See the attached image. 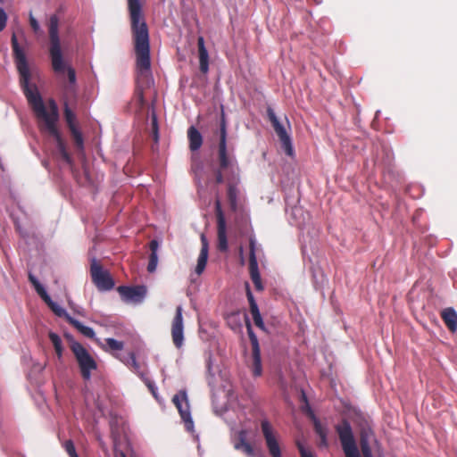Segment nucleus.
Returning <instances> with one entry per match:
<instances>
[{
    "label": "nucleus",
    "mask_w": 457,
    "mask_h": 457,
    "mask_svg": "<svg viewBox=\"0 0 457 457\" xmlns=\"http://www.w3.org/2000/svg\"><path fill=\"white\" fill-rule=\"evenodd\" d=\"M147 386L152 390L153 394L155 395L154 389L153 386L151 385V383H147Z\"/></svg>",
    "instance_id": "obj_44"
},
{
    "label": "nucleus",
    "mask_w": 457,
    "mask_h": 457,
    "mask_svg": "<svg viewBox=\"0 0 457 457\" xmlns=\"http://www.w3.org/2000/svg\"><path fill=\"white\" fill-rule=\"evenodd\" d=\"M45 303L49 306V308L53 311V312L58 317H63L65 320L71 323V319H73L64 308L59 305L57 303L54 302L49 295H46L45 297L42 298Z\"/></svg>",
    "instance_id": "obj_17"
},
{
    "label": "nucleus",
    "mask_w": 457,
    "mask_h": 457,
    "mask_svg": "<svg viewBox=\"0 0 457 457\" xmlns=\"http://www.w3.org/2000/svg\"><path fill=\"white\" fill-rule=\"evenodd\" d=\"M71 350L74 354L80 374L84 380H90L92 371L97 369V363L90 353L79 342L71 343Z\"/></svg>",
    "instance_id": "obj_5"
},
{
    "label": "nucleus",
    "mask_w": 457,
    "mask_h": 457,
    "mask_svg": "<svg viewBox=\"0 0 457 457\" xmlns=\"http://www.w3.org/2000/svg\"><path fill=\"white\" fill-rule=\"evenodd\" d=\"M91 277L94 284L100 291H109L114 287V281L110 273L104 270L96 260L91 263Z\"/></svg>",
    "instance_id": "obj_7"
},
{
    "label": "nucleus",
    "mask_w": 457,
    "mask_h": 457,
    "mask_svg": "<svg viewBox=\"0 0 457 457\" xmlns=\"http://www.w3.org/2000/svg\"><path fill=\"white\" fill-rule=\"evenodd\" d=\"M197 44H198L200 71L203 73H206L209 70V54H208V51L204 46V40L203 37H198Z\"/></svg>",
    "instance_id": "obj_16"
},
{
    "label": "nucleus",
    "mask_w": 457,
    "mask_h": 457,
    "mask_svg": "<svg viewBox=\"0 0 457 457\" xmlns=\"http://www.w3.org/2000/svg\"><path fill=\"white\" fill-rule=\"evenodd\" d=\"M128 5L136 54L137 87L133 103L136 111L140 112L145 104V90L151 88L154 83L151 70L149 33L140 1L128 0Z\"/></svg>",
    "instance_id": "obj_2"
},
{
    "label": "nucleus",
    "mask_w": 457,
    "mask_h": 457,
    "mask_svg": "<svg viewBox=\"0 0 457 457\" xmlns=\"http://www.w3.org/2000/svg\"><path fill=\"white\" fill-rule=\"evenodd\" d=\"M29 23H30V26L33 29V31L36 33V34H43V30L41 29L40 28V25L38 23V21H37V19L32 15V13L29 14Z\"/></svg>",
    "instance_id": "obj_32"
},
{
    "label": "nucleus",
    "mask_w": 457,
    "mask_h": 457,
    "mask_svg": "<svg viewBox=\"0 0 457 457\" xmlns=\"http://www.w3.org/2000/svg\"><path fill=\"white\" fill-rule=\"evenodd\" d=\"M129 367L133 369V371L143 378V373L140 370V366L136 360L135 354L133 353H129L126 359L121 360Z\"/></svg>",
    "instance_id": "obj_25"
},
{
    "label": "nucleus",
    "mask_w": 457,
    "mask_h": 457,
    "mask_svg": "<svg viewBox=\"0 0 457 457\" xmlns=\"http://www.w3.org/2000/svg\"><path fill=\"white\" fill-rule=\"evenodd\" d=\"M63 447L70 457H79L77 454L74 444L71 440H67L63 444Z\"/></svg>",
    "instance_id": "obj_31"
},
{
    "label": "nucleus",
    "mask_w": 457,
    "mask_h": 457,
    "mask_svg": "<svg viewBox=\"0 0 457 457\" xmlns=\"http://www.w3.org/2000/svg\"><path fill=\"white\" fill-rule=\"evenodd\" d=\"M67 70V72H68V79H69V81L71 85H74L76 83V73H75V71L74 69H72L71 67H65L63 71ZM63 71H62L61 73H62Z\"/></svg>",
    "instance_id": "obj_34"
},
{
    "label": "nucleus",
    "mask_w": 457,
    "mask_h": 457,
    "mask_svg": "<svg viewBox=\"0 0 457 457\" xmlns=\"http://www.w3.org/2000/svg\"><path fill=\"white\" fill-rule=\"evenodd\" d=\"M251 313H252L254 324L258 328H260L261 329H264V323H263V320H262V318L261 316V313H260V311H259V308H258L257 304H253V312H251Z\"/></svg>",
    "instance_id": "obj_27"
},
{
    "label": "nucleus",
    "mask_w": 457,
    "mask_h": 457,
    "mask_svg": "<svg viewBox=\"0 0 457 457\" xmlns=\"http://www.w3.org/2000/svg\"><path fill=\"white\" fill-rule=\"evenodd\" d=\"M120 456L121 457H126L125 454L123 453H120Z\"/></svg>",
    "instance_id": "obj_47"
},
{
    "label": "nucleus",
    "mask_w": 457,
    "mask_h": 457,
    "mask_svg": "<svg viewBox=\"0 0 457 457\" xmlns=\"http://www.w3.org/2000/svg\"><path fill=\"white\" fill-rule=\"evenodd\" d=\"M246 326L248 336L251 340L253 348L251 370L254 377H260L262 374V366L258 338L256 335L253 333L249 320L246 321Z\"/></svg>",
    "instance_id": "obj_9"
},
{
    "label": "nucleus",
    "mask_w": 457,
    "mask_h": 457,
    "mask_svg": "<svg viewBox=\"0 0 457 457\" xmlns=\"http://www.w3.org/2000/svg\"><path fill=\"white\" fill-rule=\"evenodd\" d=\"M442 318L447 328L454 332L457 329V312L453 308H446L442 312Z\"/></svg>",
    "instance_id": "obj_18"
},
{
    "label": "nucleus",
    "mask_w": 457,
    "mask_h": 457,
    "mask_svg": "<svg viewBox=\"0 0 457 457\" xmlns=\"http://www.w3.org/2000/svg\"><path fill=\"white\" fill-rule=\"evenodd\" d=\"M46 365L41 364L37 361H33V366L31 368V371L35 373H41L45 370Z\"/></svg>",
    "instance_id": "obj_37"
},
{
    "label": "nucleus",
    "mask_w": 457,
    "mask_h": 457,
    "mask_svg": "<svg viewBox=\"0 0 457 457\" xmlns=\"http://www.w3.org/2000/svg\"><path fill=\"white\" fill-rule=\"evenodd\" d=\"M247 297L250 303V311L253 312V304H257L256 302L253 299V294L250 292V290L247 291Z\"/></svg>",
    "instance_id": "obj_41"
},
{
    "label": "nucleus",
    "mask_w": 457,
    "mask_h": 457,
    "mask_svg": "<svg viewBox=\"0 0 457 457\" xmlns=\"http://www.w3.org/2000/svg\"><path fill=\"white\" fill-rule=\"evenodd\" d=\"M215 212L217 217V225L226 224V220L221 209V204L219 198L215 201Z\"/></svg>",
    "instance_id": "obj_29"
},
{
    "label": "nucleus",
    "mask_w": 457,
    "mask_h": 457,
    "mask_svg": "<svg viewBox=\"0 0 457 457\" xmlns=\"http://www.w3.org/2000/svg\"><path fill=\"white\" fill-rule=\"evenodd\" d=\"M64 118L67 122V125L70 129L71 136L73 137L74 143L76 146L82 150L84 147V140L80 130L79 129L76 124V115L71 110L68 104L65 102L64 104Z\"/></svg>",
    "instance_id": "obj_12"
},
{
    "label": "nucleus",
    "mask_w": 457,
    "mask_h": 457,
    "mask_svg": "<svg viewBox=\"0 0 457 457\" xmlns=\"http://www.w3.org/2000/svg\"><path fill=\"white\" fill-rule=\"evenodd\" d=\"M293 212H294L295 214H299V213H301V212H302V209H301V208H298V207H295V208H294V209H293Z\"/></svg>",
    "instance_id": "obj_43"
},
{
    "label": "nucleus",
    "mask_w": 457,
    "mask_h": 457,
    "mask_svg": "<svg viewBox=\"0 0 457 457\" xmlns=\"http://www.w3.org/2000/svg\"><path fill=\"white\" fill-rule=\"evenodd\" d=\"M6 14L3 8L0 7V31H2L6 25Z\"/></svg>",
    "instance_id": "obj_38"
},
{
    "label": "nucleus",
    "mask_w": 457,
    "mask_h": 457,
    "mask_svg": "<svg viewBox=\"0 0 457 457\" xmlns=\"http://www.w3.org/2000/svg\"><path fill=\"white\" fill-rule=\"evenodd\" d=\"M59 19L56 15H52L49 19L48 31L50 37V57L53 69L55 72H62L65 68V62L61 50V42L58 34Z\"/></svg>",
    "instance_id": "obj_4"
},
{
    "label": "nucleus",
    "mask_w": 457,
    "mask_h": 457,
    "mask_svg": "<svg viewBox=\"0 0 457 457\" xmlns=\"http://www.w3.org/2000/svg\"><path fill=\"white\" fill-rule=\"evenodd\" d=\"M189 139V146L192 151L198 150L203 144V137L201 133L195 128L190 127L187 131Z\"/></svg>",
    "instance_id": "obj_20"
},
{
    "label": "nucleus",
    "mask_w": 457,
    "mask_h": 457,
    "mask_svg": "<svg viewBox=\"0 0 457 457\" xmlns=\"http://www.w3.org/2000/svg\"><path fill=\"white\" fill-rule=\"evenodd\" d=\"M122 300L129 303H141L146 295V287L145 286L118 287Z\"/></svg>",
    "instance_id": "obj_10"
},
{
    "label": "nucleus",
    "mask_w": 457,
    "mask_h": 457,
    "mask_svg": "<svg viewBox=\"0 0 457 457\" xmlns=\"http://www.w3.org/2000/svg\"><path fill=\"white\" fill-rule=\"evenodd\" d=\"M246 437L247 432L244 429L239 430L237 433V438L234 441V448L236 450H240V448L247 443Z\"/></svg>",
    "instance_id": "obj_28"
},
{
    "label": "nucleus",
    "mask_w": 457,
    "mask_h": 457,
    "mask_svg": "<svg viewBox=\"0 0 457 457\" xmlns=\"http://www.w3.org/2000/svg\"><path fill=\"white\" fill-rule=\"evenodd\" d=\"M116 358H118V359H120V360L121 361V360H123V359H126V358H127V356H126V357H123V358H120V356L116 355Z\"/></svg>",
    "instance_id": "obj_45"
},
{
    "label": "nucleus",
    "mask_w": 457,
    "mask_h": 457,
    "mask_svg": "<svg viewBox=\"0 0 457 457\" xmlns=\"http://www.w3.org/2000/svg\"><path fill=\"white\" fill-rule=\"evenodd\" d=\"M249 270L252 281L255 288L259 291L263 289L261 275L258 269L257 258L255 255V240L250 239V258H249Z\"/></svg>",
    "instance_id": "obj_14"
},
{
    "label": "nucleus",
    "mask_w": 457,
    "mask_h": 457,
    "mask_svg": "<svg viewBox=\"0 0 457 457\" xmlns=\"http://www.w3.org/2000/svg\"><path fill=\"white\" fill-rule=\"evenodd\" d=\"M158 248H159V243L156 240H152L150 242L151 253H157Z\"/></svg>",
    "instance_id": "obj_40"
},
{
    "label": "nucleus",
    "mask_w": 457,
    "mask_h": 457,
    "mask_svg": "<svg viewBox=\"0 0 457 457\" xmlns=\"http://www.w3.org/2000/svg\"><path fill=\"white\" fill-rule=\"evenodd\" d=\"M261 427L270 454L272 457H281V451L270 423L267 420H263Z\"/></svg>",
    "instance_id": "obj_13"
},
{
    "label": "nucleus",
    "mask_w": 457,
    "mask_h": 457,
    "mask_svg": "<svg viewBox=\"0 0 457 457\" xmlns=\"http://www.w3.org/2000/svg\"><path fill=\"white\" fill-rule=\"evenodd\" d=\"M102 348L105 351H112V352H117L121 351L124 347V344L121 341L116 340L114 338H106L105 339V345L98 342Z\"/></svg>",
    "instance_id": "obj_24"
},
{
    "label": "nucleus",
    "mask_w": 457,
    "mask_h": 457,
    "mask_svg": "<svg viewBox=\"0 0 457 457\" xmlns=\"http://www.w3.org/2000/svg\"><path fill=\"white\" fill-rule=\"evenodd\" d=\"M116 358H118V359H120V360L121 361V360H123V359H126V358H127V356H126V357H123V358H120V356L116 355Z\"/></svg>",
    "instance_id": "obj_46"
},
{
    "label": "nucleus",
    "mask_w": 457,
    "mask_h": 457,
    "mask_svg": "<svg viewBox=\"0 0 457 457\" xmlns=\"http://www.w3.org/2000/svg\"><path fill=\"white\" fill-rule=\"evenodd\" d=\"M12 45L16 67L20 74V83L28 102L31 105L37 118L39 120V128L43 132L48 133L54 137L62 157L67 162H70L71 158L65 149L64 144L56 127L59 118L57 104L53 99L49 100V110H47L37 87L29 83L30 71L27 62V58L25 53L18 44L15 34L12 37Z\"/></svg>",
    "instance_id": "obj_1"
},
{
    "label": "nucleus",
    "mask_w": 457,
    "mask_h": 457,
    "mask_svg": "<svg viewBox=\"0 0 457 457\" xmlns=\"http://www.w3.org/2000/svg\"><path fill=\"white\" fill-rule=\"evenodd\" d=\"M207 371H208V383L209 385L214 384V373L212 371V361L209 358L207 361Z\"/></svg>",
    "instance_id": "obj_35"
},
{
    "label": "nucleus",
    "mask_w": 457,
    "mask_h": 457,
    "mask_svg": "<svg viewBox=\"0 0 457 457\" xmlns=\"http://www.w3.org/2000/svg\"><path fill=\"white\" fill-rule=\"evenodd\" d=\"M239 451L243 452L245 454H246L249 457L254 456V450H253V446L248 442L245 443L243 445V447L240 448Z\"/></svg>",
    "instance_id": "obj_33"
},
{
    "label": "nucleus",
    "mask_w": 457,
    "mask_h": 457,
    "mask_svg": "<svg viewBox=\"0 0 457 457\" xmlns=\"http://www.w3.org/2000/svg\"><path fill=\"white\" fill-rule=\"evenodd\" d=\"M218 144L219 167L215 172V179L218 184L223 182L228 186V198L232 210L237 207L238 185L240 183L239 169L237 160L227 145V124L224 113L221 114Z\"/></svg>",
    "instance_id": "obj_3"
},
{
    "label": "nucleus",
    "mask_w": 457,
    "mask_h": 457,
    "mask_svg": "<svg viewBox=\"0 0 457 457\" xmlns=\"http://www.w3.org/2000/svg\"><path fill=\"white\" fill-rule=\"evenodd\" d=\"M218 227V248L220 251L228 250L227 226L226 224L217 225Z\"/></svg>",
    "instance_id": "obj_22"
},
{
    "label": "nucleus",
    "mask_w": 457,
    "mask_h": 457,
    "mask_svg": "<svg viewBox=\"0 0 457 457\" xmlns=\"http://www.w3.org/2000/svg\"><path fill=\"white\" fill-rule=\"evenodd\" d=\"M171 337L175 346L180 348L184 343L183 308L181 305L176 308V313L171 322Z\"/></svg>",
    "instance_id": "obj_11"
},
{
    "label": "nucleus",
    "mask_w": 457,
    "mask_h": 457,
    "mask_svg": "<svg viewBox=\"0 0 457 457\" xmlns=\"http://www.w3.org/2000/svg\"><path fill=\"white\" fill-rule=\"evenodd\" d=\"M201 242H202V247H201V251H200V253H199V256L197 259V264L195 267V273L197 275H201L204 272V270L206 267V263H207V260H208V253H209L208 241L204 234L201 236Z\"/></svg>",
    "instance_id": "obj_15"
},
{
    "label": "nucleus",
    "mask_w": 457,
    "mask_h": 457,
    "mask_svg": "<svg viewBox=\"0 0 457 457\" xmlns=\"http://www.w3.org/2000/svg\"><path fill=\"white\" fill-rule=\"evenodd\" d=\"M29 279L31 282V284L33 285L37 293L41 296V298L45 297V295H47V292H46L45 287L42 284H40L38 279L33 274L30 273L29 275Z\"/></svg>",
    "instance_id": "obj_26"
},
{
    "label": "nucleus",
    "mask_w": 457,
    "mask_h": 457,
    "mask_svg": "<svg viewBox=\"0 0 457 457\" xmlns=\"http://www.w3.org/2000/svg\"><path fill=\"white\" fill-rule=\"evenodd\" d=\"M158 264V254L156 253H151L149 257V262L147 265V270L150 273H153L156 270Z\"/></svg>",
    "instance_id": "obj_30"
},
{
    "label": "nucleus",
    "mask_w": 457,
    "mask_h": 457,
    "mask_svg": "<svg viewBox=\"0 0 457 457\" xmlns=\"http://www.w3.org/2000/svg\"><path fill=\"white\" fill-rule=\"evenodd\" d=\"M153 127H154V137H155V140L157 141L158 140L157 120H156L155 117H154V119H153Z\"/></svg>",
    "instance_id": "obj_42"
},
{
    "label": "nucleus",
    "mask_w": 457,
    "mask_h": 457,
    "mask_svg": "<svg viewBox=\"0 0 457 457\" xmlns=\"http://www.w3.org/2000/svg\"><path fill=\"white\" fill-rule=\"evenodd\" d=\"M297 448L300 452L301 457H314L313 454L310 451L305 449L303 444H301L300 442H297Z\"/></svg>",
    "instance_id": "obj_36"
},
{
    "label": "nucleus",
    "mask_w": 457,
    "mask_h": 457,
    "mask_svg": "<svg viewBox=\"0 0 457 457\" xmlns=\"http://www.w3.org/2000/svg\"><path fill=\"white\" fill-rule=\"evenodd\" d=\"M373 439V433L369 430H362L361 434V447L364 457H372L370 446V441Z\"/></svg>",
    "instance_id": "obj_19"
},
{
    "label": "nucleus",
    "mask_w": 457,
    "mask_h": 457,
    "mask_svg": "<svg viewBox=\"0 0 457 457\" xmlns=\"http://www.w3.org/2000/svg\"><path fill=\"white\" fill-rule=\"evenodd\" d=\"M315 427H316V432L321 437L322 443L326 444V433H325V431L323 430V428L318 423H316Z\"/></svg>",
    "instance_id": "obj_39"
},
{
    "label": "nucleus",
    "mask_w": 457,
    "mask_h": 457,
    "mask_svg": "<svg viewBox=\"0 0 457 457\" xmlns=\"http://www.w3.org/2000/svg\"><path fill=\"white\" fill-rule=\"evenodd\" d=\"M49 339L54 345L58 360L61 361L62 360L63 353L62 338L56 333L50 332Z\"/></svg>",
    "instance_id": "obj_23"
},
{
    "label": "nucleus",
    "mask_w": 457,
    "mask_h": 457,
    "mask_svg": "<svg viewBox=\"0 0 457 457\" xmlns=\"http://www.w3.org/2000/svg\"><path fill=\"white\" fill-rule=\"evenodd\" d=\"M270 120L272 123V126L279 137L281 147L284 150L285 154L290 157H293L295 154L293 144L289 134L287 132L286 128L279 122L276 114L269 110L268 112Z\"/></svg>",
    "instance_id": "obj_8"
},
{
    "label": "nucleus",
    "mask_w": 457,
    "mask_h": 457,
    "mask_svg": "<svg viewBox=\"0 0 457 457\" xmlns=\"http://www.w3.org/2000/svg\"><path fill=\"white\" fill-rule=\"evenodd\" d=\"M76 329H78L83 336L88 338L96 339L99 342L98 338H96V333L94 329L88 326L84 325L76 319H71V323Z\"/></svg>",
    "instance_id": "obj_21"
},
{
    "label": "nucleus",
    "mask_w": 457,
    "mask_h": 457,
    "mask_svg": "<svg viewBox=\"0 0 457 457\" xmlns=\"http://www.w3.org/2000/svg\"><path fill=\"white\" fill-rule=\"evenodd\" d=\"M172 402L177 407L187 431L194 433V421L190 412L189 403L186 391H179L173 396Z\"/></svg>",
    "instance_id": "obj_6"
}]
</instances>
